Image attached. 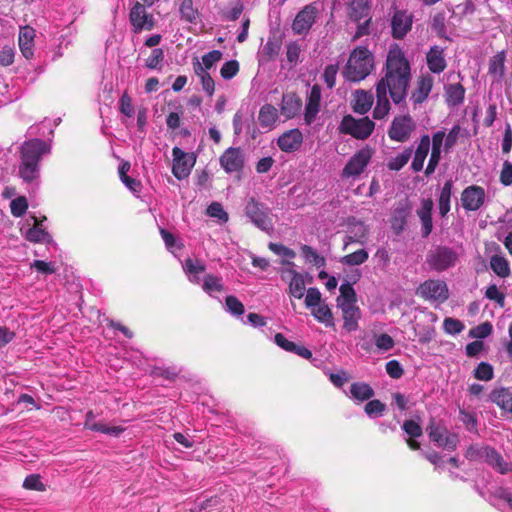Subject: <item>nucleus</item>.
<instances>
[{"label":"nucleus","instance_id":"obj_60","mask_svg":"<svg viewBox=\"0 0 512 512\" xmlns=\"http://www.w3.org/2000/svg\"><path fill=\"white\" fill-rule=\"evenodd\" d=\"M337 73V65L330 64L325 67L323 72V79L329 89H332L335 86Z\"/></svg>","mask_w":512,"mask_h":512},{"label":"nucleus","instance_id":"obj_30","mask_svg":"<svg viewBox=\"0 0 512 512\" xmlns=\"http://www.w3.org/2000/svg\"><path fill=\"white\" fill-rule=\"evenodd\" d=\"M353 110L355 113L364 115L372 107L374 97L371 92L365 90H356L353 94Z\"/></svg>","mask_w":512,"mask_h":512},{"label":"nucleus","instance_id":"obj_46","mask_svg":"<svg viewBox=\"0 0 512 512\" xmlns=\"http://www.w3.org/2000/svg\"><path fill=\"white\" fill-rule=\"evenodd\" d=\"M225 309L231 315L239 317L244 314V305L242 302L235 296H227L225 300Z\"/></svg>","mask_w":512,"mask_h":512},{"label":"nucleus","instance_id":"obj_11","mask_svg":"<svg viewBox=\"0 0 512 512\" xmlns=\"http://www.w3.org/2000/svg\"><path fill=\"white\" fill-rule=\"evenodd\" d=\"M427 432L430 440L437 446L448 451L456 449L459 442L458 436L455 433L449 432L445 426L431 422L427 427Z\"/></svg>","mask_w":512,"mask_h":512},{"label":"nucleus","instance_id":"obj_18","mask_svg":"<svg viewBox=\"0 0 512 512\" xmlns=\"http://www.w3.org/2000/svg\"><path fill=\"white\" fill-rule=\"evenodd\" d=\"M317 9L313 5L305 6L295 17L292 29L295 34L307 33L315 22Z\"/></svg>","mask_w":512,"mask_h":512},{"label":"nucleus","instance_id":"obj_34","mask_svg":"<svg viewBox=\"0 0 512 512\" xmlns=\"http://www.w3.org/2000/svg\"><path fill=\"white\" fill-rule=\"evenodd\" d=\"M350 396L358 402L370 400L374 396L372 387L364 382H355L350 386Z\"/></svg>","mask_w":512,"mask_h":512},{"label":"nucleus","instance_id":"obj_42","mask_svg":"<svg viewBox=\"0 0 512 512\" xmlns=\"http://www.w3.org/2000/svg\"><path fill=\"white\" fill-rule=\"evenodd\" d=\"M312 315L316 318L317 321L325 324L327 327L334 325L332 312L326 304H322L313 308Z\"/></svg>","mask_w":512,"mask_h":512},{"label":"nucleus","instance_id":"obj_25","mask_svg":"<svg viewBox=\"0 0 512 512\" xmlns=\"http://www.w3.org/2000/svg\"><path fill=\"white\" fill-rule=\"evenodd\" d=\"M95 414L93 411H88L85 415L84 427L88 430L100 432L103 434L118 437L125 429L120 426H107L102 423L95 422Z\"/></svg>","mask_w":512,"mask_h":512},{"label":"nucleus","instance_id":"obj_24","mask_svg":"<svg viewBox=\"0 0 512 512\" xmlns=\"http://www.w3.org/2000/svg\"><path fill=\"white\" fill-rule=\"evenodd\" d=\"M433 201L430 198L423 199L421 201V206L417 209L416 213L419 217L422 228L421 234L424 238L428 237L432 232L433 224H432V210H433Z\"/></svg>","mask_w":512,"mask_h":512},{"label":"nucleus","instance_id":"obj_28","mask_svg":"<svg viewBox=\"0 0 512 512\" xmlns=\"http://www.w3.org/2000/svg\"><path fill=\"white\" fill-rule=\"evenodd\" d=\"M430 150V137L423 135L420 138L418 146L415 150L414 157L411 163V169L414 172H420L423 169L425 159Z\"/></svg>","mask_w":512,"mask_h":512},{"label":"nucleus","instance_id":"obj_38","mask_svg":"<svg viewBox=\"0 0 512 512\" xmlns=\"http://www.w3.org/2000/svg\"><path fill=\"white\" fill-rule=\"evenodd\" d=\"M281 42L276 37H269L267 42L262 46L259 55L263 61L274 59L280 52Z\"/></svg>","mask_w":512,"mask_h":512},{"label":"nucleus","instance_id":"obj_48","mask_svg":"<svg viewBox=\"0 0 512 512\" xmlns=\"http://www.w3.org/2000/svg\"><path fill=\"white\" fill-rule=\"evenodd\" d=\"M474 377L480 381H489L494 377V369L491 364L481 362L474 370Z\"/></svg>","mask_w":512,"mask_h":512},{"label":"nucleus","instance_id":"obj_1","mask_svg":"<svg viewBox=\"0 0 512 512\" xmlns=\"http://www.w3.org/2000/svg\"><path fill=\"white\" fill-rule=\"evenodd\" d=\"M411 81V65L405 53L398 45H392L388 51L384 76L376 83V106L373 110L375 119H384L391 110L388 95L398 105L407 97Z\"/></svg>","mask_w":512,"mask_h":512},{"label":"nucleus","instance_id":"obj_19","mask_svg":"<svg viewBox=\"0 0 512 512\" xmlns=\"http://www.w3.org/2000/svg\"><path fill=\"white\" fill-rule=\"evenodd\" d=\"M434 84L433 77L429 74H422L416 81V86L411 93L410 101L414 105L422 104L429 96Z\"/></svg>","mask_w":512,"mask_h":512},{"label":"nucleus","instance_id":"obj_2","mask_svg":"<svg viewBox=\"0 0 512 512\" xmlns=\"http://www.w3.org/2000/svg\"><path fill=\"white\" fill-rule=\"evenodd\" d=\"M51 152V145L45 140L32 138L24 141L20 147L18 175L26 184H37L40 176V162Z\"/></svg>","mask_w":512,"mask_h":512},{"label":"nucleus","instance_id":"obj_35","mask_svg":"<svg viewBox=\"0 0 512 512\" xmlns=\"http://www.w3.org/2000/svg\"><path fill=\"white\" fill-rule=\"evenodd\" d=\"M453 182L452 180H447L441 191L438 198V208L439 214L441 217H445L450 211V201L452 196Z\"/></svg>","mask_w":512,"mask_h":512},{"label":"nucleus","instance_id":"obj_39","mask_svg":"<svg viewBox=\"0 0 512 512\" xmlns=\"http://www.w3.org/2000/svg\"><path fill=\"white\" fill-rule=\"evenodd\" d=\"M179 12L181 19L188 23L196 24L199 19V11L194 7L193 0H181Z\"/></svg>","mask_w":512,"mask_h":512},{"label":"nucleus","instance_id":"obj_61","mask_svg":"<svg viewBox=\"0 0 512 512\" xmlns=\"http://www.w3.org/2000/svg\"><path fill=\"white\" fill-rule=\"evenodd\" d=\"M305 305L307 308H315L321 305V293L317 288H309L305 297Z\"/></svg>","mask_w":512,"mask_h":512},{"label":"nucleus","instance_id":"obj_22","mask_svg":"<svg viewBox=\"0 0 512 512\" xmlns=\"http://www.w3.org/2000/svg\"><path fill=\"white\" fill-rule=\"evenodd\" d=\"M303 142V135L299 129H291L284 132L277 140L278 147L286 153L297 151Z\"/></svg>","mask_w":512,"mask_h":512},{"label":"nucleus","instance_id":"obj_16","mask_svg":"<svg viewBox=\"0 0 512 512\" xmlns=\"http://www.w3.org/2000/svg\"><path fill=\"white\" fill-rule=\"evenodd\" d=\"M413 15L406 10H396L391 19L392 36L394 39H403L411 30Z\"/></svg>","mask_w":512,"mask_h":512},{"label":"nucleus","instance_id":"obj_13","mask_svg":"<svg viewBox=\"0 0 512 512\" xmlns=\"http://www.w3.org/2000/svg\"><path fill=\"white\" fill-rule=\"evenodd\" d=\"M417 294L427 300H434L444 302L448 299V287L445 282L440 280H427L422 283L418 289Z\"/></svg>","mask_w":512,"mask_h":512},{"label":"nucleus","instance_id":"obj_64","mask_svg":"<svg viewBox=\"0 0 512 512\" xmlns=\"http://www.w3.org/2000/svg\"><path fill=\"white\" fill-rule=\"evenodd\" d=\"M499 180L504 186L512 185V163L510 161L503 162Z\"/></svg>","mask_w":512,"mask_h":512},{"label":"nucleus","instance_id":"obj_62","mask_svg":"<svg viewBox=\"0 0 512 512\" xmlns=\"http://www.w3.org/2000/svg\"><path fill=\"white\" fill-rule=\"evenodd\" d=\"M402 429L410 438H418L422 435L421 426L414 420H406L402 425Z\"/></svg>","mask_w":512,"mask_h":512},{"label":"nucleus","instance_id":"obj_15","mask_svg":"<svg viewBox=\"0 0 512 512\" xmlns=\"http://www.w3.org/2000/svg\"><path fill=\"white\" fill-rule=\"evenodd\" d=\"M460 200L464 210L477 211L486 201V192L481 186L470 185L462 191Z\"/></svg>","mask_w":512,"mask_h":512},{"label":"nucleus","instance_id":"obj_29","mask_svg":"<svg viewBox=\"0 0 512 512\" xmlns=\"http://www.w3.org/2000/svg\"><path fill=\"white\" fill-rule=\"evenodd\" d=\"M35 30L32 27L25 26L19 32V47L26 59H31L34 55Z\"/></svg>","mask_w":512,"mask_h":512},{"label":"nucleus","instance_id":"obj_49","mask_svg":"<svg viewBox=\"0 0 512 512\" xmlns=\"http://www.w3.org/2000/svg\"><path fill=\"white\" fill-rule=\"evenodd\" d=\"M385 410H386V405L377 399L370 400L369 402L366 403V405L364 407L365 413L370 418L382 416Z\"/></svg>","mask_w":512,"mask_h":512},{"label":"nucleus","instance_id":"obj_36","mask_svg":"<svg viewBox=\"0 0 512 512\" xmlns=\"http://www.w3.org/2000/svg\"><path fill=\"white\" fill-rule=\"evenodd\" d=\"M201 287L211 297H215V293H220L224 290L222 278L213 274H206L203 277Z\"/></svg>","mask_w":512,"mask_h":512},{"label":"nucleus","instance_id":"obj_41","mask_svg":"<svg viewBox=\"0 0 512 512\" xmlns=\"http://www.w3.org/2000/svg\"><path fill=\"white\" fill-rule=\"evenodd\" d=\"M412 156V148H406L403 152L399 153L395 157L391 158L388 163L387 167L389 170L392 171H399L401 170L410 160Z\"/></svg>","mask_w":512,"mask_h":512},{"label":"nucleus","instance_id":"obj_5","mask_svg":"<svg viewBox=\"0 0 512 512\" xmlns=\"http://www.w3.org/2000/svg\"><path fill=\"white\" fill-rule=\"evenodd\" d=\"M466 457L470 460H483L501 474L512 471V464L506 462L499 452L489 446L481 448L471 446L466 451Z\"/></svg>","mask_w":512,"mask_h":512},{"label":"nucleus","instance_id":"obj_12","mask_svg":"<svg viewBox=\"0 0 512 512\" xmlns=\"http://www.w3.org/2000/svg\"><path fill=\"white\" fill-rule=\"evenodd\" d=\"M173 166L172 173L178 180L187 178L196 163V156L193 153L184 152L179 147L172 149Z\"/></svg>","mask_w":512,"mask_h":512},{"label":"nucleus","instance_id":"obj_43","mask_svg":"<svg viewBox=\"0 0 512 512\" xmlns=\"http://www.w3.org/2000/svg\"><path fill=\"white\" fill-rule=\"evenodd\" d=\"M305 292V279L303 274H296L295 278L289 281V294L296 298L301 299Z\"/></svg>","mask_w":512,"mask_h":512},{"label":"nucleus","instance_id":"obj_37","mask_svg":"<svg viewBox=\"0 0 512 512\" xmlns=\"http://www.w3.org/2000/svg\"><path fill=\"white\" fill-rule=\"evenodd\" d=\"M490 268L501 278H507L511 274L509 262L503 255H493L490 258Z\"/></svg>","mask_w":512,"mask_h":512},{"label":"nucleus","instance_id":"obj_23","mask_svg":"<svg viewBox=\"0 0 512 512\" xmlns=\"http://www.w3.org/2000/svg\"><path fill=\"white\" fill-rule=\"evenodd\" d=\"M182 268L191 283L201 284L200 275L206 270V265L202 260L188 257L182 262Z\"/></svg>","mask_w":512,"mask_h":512},{"label":"nucleus","instance_id":"obj_7","mask_svg":"<svg viewBox=\"0 0 512 512\" xmlns=\"http://www.w3.org/2000/svg\"><path fill=\"white\" fill-rule=\"evenodd\" d=\"M373 149L369 146H365L358 150L346 163L341 172L343 179H358L366 170L369 165L372 156Z\"/></svg>","mask_w":512,"mask_h":512},{"label":"nucleus","instance_id":"obj_32","mask_svg":"<svg viewBox=\"0 0 512 512\" xmlns=\"http://www.w3.org/2000/svg\"><path fill=\"white\" fill-rule=\"evenodd\" d=\"M349 15L352 21L360 22L370 17L369 0H351L349 5Z\"/></svg>","mask_w":512,"mask_h":512},{"label":"nucleus","instance_id":"obj_52","mask_svg":"<svg viewBox=\"0 0 512 512\" xmlns=\"http://www.w3.org/2000/svg\"><path fill=\"white\" fill-rule=\"evenodd\" d=\"M28 208L27 199L24 196H19L13 199L10 203L11 214L14 217H21L25 214Z\"/></svg>","mask_w":512,"mask_h":512},{"label":"nucleus","instance_id":"obj_10","mask_svg":"<svg viewBox=\"0 0 512 512\" xmlns=\"http://www.w3.org/2000/svg\"><path fill=\"white\" fill-rule=\"evenodd\" d=\"M456 261V252L446 246H438L427 255V263L439 272L454 266Z\"/></svg>","mask_w":512,"mask_h":512},{"label":"nucleus","instance_id":"obj_33","mask_svg":"<svg viewBox=\"0 0 512 512\" xmlns=\"http://www.w3.org/2000/svg\"><path fill=\"white\" fill-rule=\"evenodd\" d=\"M278 119L277 109L271 104H265L261 107L258 115V121L261 127L272 129Z\"/></svg>","mask_w":512,"mask_h":512},{"label":"nucleus","instance_id":"obj_4","mask_svg":"<svg viewBox=\"0 0 512 512\" xmlns=\"http://www.w3.org/2000/svg\"><path fill=\"white\" fill-rule=\"evenodd\" d=\"M339 290L337 306L342 311L343 329L349 333L354 332L359 328L358 321L361 318L360 308L356 305V292L349 283L342 284Z\"/></svg>","mask_w":512,"mask_h":512},{"label":"nucleus","instance_id":"obj_55","mask_svg":"<svg viewBox=\"0 0 512 512\" xmlns=\"http://www.w3.org/2000/svg\"><path fill=\"white\" fill-rule=\"evenodd\" d=\"M443 328L447 334L456 335L461 333L465 326L460 320L448 317L444 319Z\"/></svg>","mask_w":512,"mask_h":512},{"label":"nucleus","instance_id":"obj_14","mask_svg":"<svg viewBox=\"0 0 512 512\" xmlns=\"http://www.w3.org/2000/svg\"><path fill=\"white\" fill-rule=\"evenodd\" d=\"M145 6L144 4L136 2L131 8L129 20L135 33H139L143 30H152L155 25L153 16L147 12Z\"/></svg>","mask_w":512,"mask_h":512},{"label":"nucleus","instance_id":"obj_27","mask_svg":"<svg viewBox=\"0 0 512 512\" xmlns=\"http://www.w3.org/2000/svg\"><path fill=\"white\" fill-rule=\"evenodd\" d=\"M444 96L449 107H457L464 102L465 88L461 83H449L444 85Z\"/></svg>","mask_w":512,"mask_h":512},{"label":"nucleus","instance_id":"obj_47","mask_svg":"<svg viewBox=\"0 0 512 512\" xmlns=\"http://www.w3.org/2000/svg\"><path fill=\"white\" fill-rule=\"evenodd\" d=\"M301 252L306 261L313 263L317 267L324 266L325 259L321 257L311 246L303 245L301 247Z\"/></svg>","mask_w":512,"mask_h":512},{"label":"nucleus","instance_id":"obj_56","mask_svg":"<svg viewBox=\"0 0 512 512\" xmlns=\"http://www.w3.org/2000/svg\"><path fill=\"white\" fill-rule=\"evenodd\" d=\"M208 216L217 218L221 222L228 221V213L223 209V206L218 202L211 203L207 208Z\"/></svg>","mask_w":512,"mask_h":512},{"label":"nucleus","instance_id":"obj_26","mask_svg":"<svg viewBox=\"0 0 512 512\" xmlns=\"http://www.w3.org/2000/svg\"><path fill=\"white\" fill-rule=\"evenodd\" d=\"M302 106L301 99L294 93H285L282 96L280 112L286 119L294 118Z\"/></svg>","mask_w":512,"mask_h":512},{"label":"nucleus","instance_id":"obj_17","mask_svg":"<svg viewBox=\"0 0 512 512\" xmlns=\"http://www.w3.org/2000/svg\"><path fill=\"white\" fill-rule=\"evenodd\" d=\"M221 167L227 173L240 171L244 166V155L240 148L230 147L220 156Z\"/></svg>","mask_w":512,"mask_h":512},{"label":"nucleus","instance_id":"obj_3","mask_svg":"<svg viewBox=\"0 0 512 512\" xmlns=\"http://www.w3.org/2000/svg\"><path fill=\"white\" fill-rule=\"evenodd\" d=\"M374 69V54L365 46H357L350 52L341 73L346 81L358 83L366 79Z\"/></svg>","mask_w":512,"mask_h":512},{"label":"nucleus","instance_id":"obj_58","mask_svg":"<svg viewBox=\"0 0 512 512\" xmlns=\"http://www.w3.org/2000/svg\"><path fill=\"white\" fill-rule=\"evenodd\" d=\"M461 132V127L459 125H454L448 134L445 136L444 141V151L449 152L456 144L459 139Z\"/></svg>","mask_w":512,"mask_h":512},{"label":"nucleus","instance_id":"obj_51","mask_svg":"<svg viewBox=\"0 0 512 512\" xmlns=\"http://www.w3.org/2000/svg\"><path fill=\"white\" fill-rule=\"evenodd\" d=\"M301 51L302 47L298 41L289 42L286 45L287 61L293 66L296 65L299 62Z\"/></svg>","mask_w":512,"mask_h":512},{"label":"nucleus","instance_id":"obj_44","mask_svg":"<svg viewBox=\"0 0 512 512\" xmlns=\"http://www.w3.org/2000/svg\"><path fill=\"white\" fill-rule=\"evenodd\" d=\"M369 255L365 249L357 250L351 254L345 255L341 258L340 262L343 265L357 266L367 261Z\"/></svg>","mask_w":512,"mask_h":512},{"label":"nucleus","instance_id":"obj_54","mask_svg":"<svg viewBox=\"0 0 512 512\" xmlns=\"http://www.w3.org/2000/svg\"><path fill=\"white\" fill-rule=\"evenodd\" d=\"M238 72L239 63L236 60H229L225 62L220 69L221 77L225 80L232 79L234 76L237 75Z\"/></svg>","mask_w":512,"mask_h":512},{"label":"nucleus","instance_id":"obj_59","mask_svg":"<svg viewBox=\"0 0 512 512\" xmlns=\"http://www.w3.org/2000/svg\"><path fill=\"white\" fill-rule=\"evenodd\" d=\"M164 60V51L161 48H154L151 55L146 59V66L150 69H158Z\"/></svg>","mask_w":512,"mask_h":512},{"label":"nucleus","instance_id":"obj_6","mask_svg":"<svg viewBox=\"0 0 512 512\" xmlns=\"http://www.w3.org/2000/svg\"><path fill=\"white\" fill-rule=\"evenodd\" d=\"M375 123L368 117L356 119L351 115L342 118L339 132L360 140L367 139L374 131Z\"/></svg>","mask_w":512,"mask_h":512},{"label":"nucleus","instance_id":"obj_50","mask_svg":"<svg viewBox=\"0 0 512 512\" xmlns=\"http://www.w3.org/2000/svg\"><path fill=\"white\" fill-rule=\"evenodd\" d=\"M44 129L49 130L48 135H50V136L53 135L54 130L52 128V123L48 119H45L39 125L30 126L27 130V135L30 137L46 136Z\"/></svg>","mask_w":512,"mask_h":512},{"label":"nucleus","instance_id":"obj_45","mask_svg":"<svg viewBox=\"0 0 512 512\" xmlns=\"http://www.w3.org/2000/svg\"><path fill=\"white\" fill-rule=\"evenodd\" d=\"M26 239L30 242H50L51 236L50 234L43 228L35 225L32 228H29L26 232Z\"/></svg>","mask_w":512,"mask_h":512},{"label":"nucleus","instance_id":"obj_40","mask_svg":"<svg viewBox=\"0 0 512 512\" xmlns=\"http://www.w3.org/2000/svg\"><path fill=\"white\" fill-rule=\"evenodd\" d=\"M505 72V53L498 52L489 61V74L497 78H502Z\"/></svg>","mask_w":512,"mask_h":512},{"label":"nucleus","instance_id":"obj_63","mask_svg":"<svg viewBox=\"0 0 512 512\" xmlns=\"http://www.w3.org/2000/svg\"><path fill=\"white\" fill-rule=\"evenodd\" d=\"M375 345L379 350L389 351L394 347L395 342L390 335L383 333L376 336Z\"/></svg>","mask_w":512,"mask_h":512},{"label":"nucleus","instance_id":"obj_57","mask_svg":"<svg viewBox=\"0 0 512 512\" xmlns=\"http://www.w3.org/2000/svg\"><path fill=\"white\" fill-rule=\"evenodd\" d=\"M485 297L491 301H495L500 307L505 305V294L499 291L495 284H491L487 287Z\"/></svg>","mask_w":512,"mask_h":512},{"label":"nucleus","instance_id":"obj_8","mask_svg":"<svg viewBox=\"0 0 512 512\" xmlns=\"http://www.w3.org/2000/svg\"><path fill=\"white\" fill-rule=\"evenodd\" d=\"M244 211L245 215L257 228L265 232L273 229L270 209L255 198L252 197L246 202Z\"/></svg>","mask_w":512,"mask_h":512},{"label":"nucleus","instance_id":"obj_53","mask_svg":"<svg viewBox=\"0 0 512 512\" xmlns=\"http://www.w3.org/2000/svg\"><path fill=\"white\" fill-rule=\"evenodd\" d=\"M23 487L27 490H35L41 492L46 490V486L41 481V477L38 474L28 475L23 482Z\"/></svg>","mask_w":512,"mask_h":512},{"label":"nucleus","instance_id":"obj_9","mask_svg":"<svg viewBox=\"0 0 512 512\" xmlns=\"http://www.w3.org/2000/svg\"><path fill=\"white\" fill-rule=\"evenodd\" d=\"M415 128L416 124L410 115H399L394 117L388 130V136L392 141L403 143L410 139Z\"/></svg>","mask_w":512,"mask_h":512},{"label":"nucleus","instance_id":"obj_20","mask_svg":"<svg viewBox=\"0 0 512 512\" xmlns=\"http://www.w3.org/2000/svg\"><path fill=\"white\" fill-rule=\"evenodd\" d=\"M321 102V88L318 85H313L307 97L305 105L304 121L307 125H311L320 111Z\"/></svg>","mask_w":512,"mask_h":512},{"label":"nucleus","instance_id":"obj_21","mask_svg":"<svg viewBox=\"0 0 512 512\" xmlns=\"http://www.w3.org/2000/svg\"><path fill=\"white\" fill-rule=\"evenodd\" d=\"M426 64L431 73L440 74L447 67L444 48L434 45L426 53Z\"/></svg>","mask_w":512,"mask_h":512},{"label":"nucleus","instance_id":"obj_31","mask_svg":"<svg viewBox=\"0 0 512 512\" xmlns=\"http://www.w3.org/2000/svg\"><path fill=\"white\" fill-rule=\"evenodd\" d=\"M490 400L499 408L512 414V393L507 388L494 389L490 394Z\"/></svg>","mask_w":512,"mask_h":512}]
</instances>
